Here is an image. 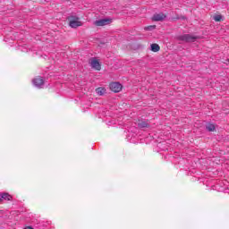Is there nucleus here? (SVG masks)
Returning a JSON list of instances; mask_svg holds the SVG:
<instances>
[{"instance_id": "f257e3e1", "label": "nucleus", "mask_w": 229, "mask_h": 229, "mask_svg": "<svg viewBox=\"0 0 229 229\" xmlns=\"http://www.w3.org/2000/svg\"><path fill=\"white\" fill-rule=\"evenodd\" d=\"M67 21H69V26L71 28H80V26H81V21H80V18L78 16H68Z\"/></svg>"}, {"instance_id": "f03ea898", "label": "nucleus", "mask_w": 229, "mask_h": 229, "mask_svg": "<svg viewBox=\"0 0 229 229\" xmlns=\"http://www.w3.org/2000/svg\"><path fill=\"white\" fill-rule=\"evenodd\" d=\"M179 40H182V42H195L198 40V37L192 36L191 34H184L178 37Z\"/></svg>"}, {"instance_id": "7ed1b4c3", "label": "nucleus", "mask_w": 229, "mask_h": 229, "mask_svg": "<svg viewBox=\"0 0 229 229\" xmlns=\"http://www.w3.org/2000/svg\"><path fill=\"white\" fill-rule=\"evenodd\" d=\"M109 89L112 90V92H121V90H123V85H121L119 82H112L109 85Z\"/></svg>"}, {"instance_id": "20e7f679", "label": "nucleus", "mask_w": 229, "mask_h": 229, "mask_svg": "<svg viewBox=\"0 0 229 229\" xmlns=\"http://www.w3.org/2000/svg\"><path fill=\"white\" fill-rule=\"evenodd\" d=\"M32 83L38 89H42L44 87V78L38 76L33 79Z\"/></svg>"}, {"instance_id": "39448f33", "label": "nucleus", "mask_w": 229, "mask_h": 229, "mask_svg": "<svg viewBox=\"0 0 229 229\" xmlns=\"http://www.w3.org/2000/svg\"><path fill=\"white\" fill-rule=\"evenodd\" d=\"M112 22V19H101L95 21L96 26H106L107 24H110Z\"/></svg>"}, {"instance_id": "423d86ee", "label": "nucleus", "mask_w": 229, "mask_h": 229, "mask_svg": "<svg viewBox=\"0 0 229 229\" xmlns=\"http://www.w3.org/2000/svg\"><path fill=\"white\" fill-rule=\"evenodd\" d=\"M90 65L93 69H96V71H101V64L98 59L91 58Z\"/></svg>"}, {"instance_id": "0eeeda50", "label": "nucleus", "mask_w": 229, "mask_h": 229, "mask_svg": "<svg viewBox=\"0 0 229 229\" xmlns=\"http://www.w3.org/2000/svg\"><path fill=\"white\" fill-rule=\"evenodd\" d=\"M164 19H165V15L164 13H157L154 14V16L152 17V21H155L157 22L164 21Z\"/></svg>"}, {"instance_id": "6e6552de", "label": "nucleus", "mask_w": 229, "mask_h": 229, "mask_svg": "<svg viewBox=\"0 0 229 229\" xmlns=\"http://www.w3.org/2000/svg\"><path fill=\"white\" fill-rule=\"evenodd\" d=\"M1 196V199H5L6 201H12V199H13V197H12V195H10L9 193H0Z\"/></svg>"}, {"instance_id": "1a4fd4ad", "label": "nucleus", "mask_w": 229, "mask_h": 229, "mask_svg": "<svg viewBox=\"0 0 229 229\" xmlns=\"http://www.w3.org/2000/svg\"><path fill=\"white\" fill-rule=\"evenodd\" d=\"M96 93L98 95V96H105V94L106 93V89L105 88H97L96 89Z\"/></svg>"}, {"instance_id": "9d476101", "label": "nucleus", "mask_w": 229, "mask_h": 229, "mask_svg": "<svg viewBox=\"0 0 229 229\" xmlns=\"http://www.w3.org/2000/svg\"><path fill=\"white\" fill-rule=\"evenodd\" d=\"M151 47V51H153V53H158V51H160V46H158V44L154 43L150 46Z\"/></svg>"}, {"instance_id": "9b49d317", "label": "nucleus", "mask_w": 229, "mask_h": 229, "mask_svg": "<svg viewBox=\"0 0 229 229\" xmlns=\"http://www.w3.org/2000/svg\"><path fill=\"white\" fill-rule=\"evenodd\" d=\"M206 130H208V131H216V125H214V123H208Z\"/></svg>"}, {"instance_id": "f8f14e48", "label": "nucleus", "mask_w": 229, "mask_h": 229, "mask_svg": "<svg viewBox=\"0 0 229 229\" xmlns=\"http://www.w3.org/2000/svg\"><path fill=\"white\" fill-rule=\"evenodd\" d=\"M139 128H149V123L144 121H140L138 123Z\"/></svg>"}, {"instance_id": "ddd939ff", "label": "nucleus", "mask_w": 229, "mask_h": 229, "mask_svg": "<svg viewBox=\"0 0 229 229\" xmlns=\"http://www.w3.org/2000/svg\"><path fill=\"white\" fill-rule=\"evenodd\" d=\"M214 21H216V22H221V21H223V16L220 14H216L213 17Z\"/></svg>"}, {"instance_id": "4468645a", "label": "nucleus", "mask_w": 229, "mask_h": 229, "mask_svg": "<svg viewBox=\"0 0 229 229\" xmlns=\"http://www.w3.org/2000/svg\"><path fill=\"white\" fill-rule=\"evenodd\" d=\"M157 29V25H149L144 28L146 31H153V30Z\"/></svg>"}, {"instance_id": "2eb2a0df", "label": "nucleus", "mask_w": 229, "mask_h": 229, "mask_svg": "<svg viewBox=\"0 0 229 229\" xmlns=\"http://www.w3.org/2000/svg\"><path fill=\"white\" fill-rule=\"evenodd\" d=\"M24 229H33V227H31V226H27V227H25Z\"/></svg>"}]
</instances>
